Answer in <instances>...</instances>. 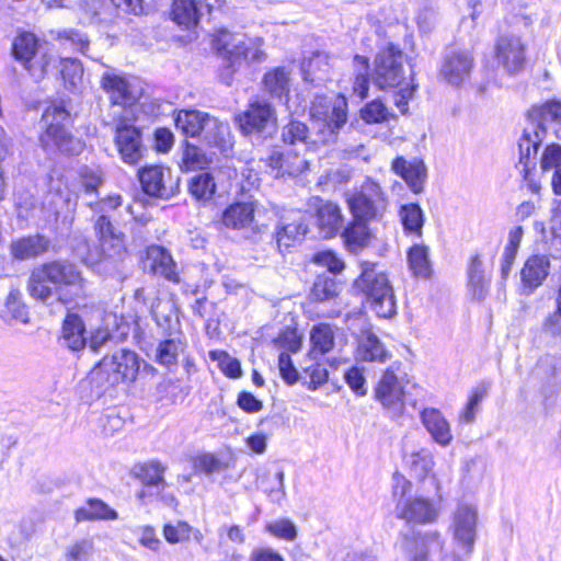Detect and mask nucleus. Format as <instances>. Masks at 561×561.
I'll use <instances>...</instances> for the list:
<instances>
[{
	"instance_id": "f257e3e1",
	"label": "nucleus",
	"mask_w": 561,
	"mask_h": 561,
	"mask_svg": "<svg viewBox=\"0 0 561 561\" xmlns=\"http://www.w3.org/2000/svg\"><path fill=\"white\" fill-rule=\"evenodd\" d=\"M27 290L31 297L47 301L54 295L68 305L87 296V280L78 266L67 260H56L33 268Z\"/></svg>"
},
{
	"instance_id": "f03ea898",
	"label": "nucleus",
	"mask_w": 561,
	"mask_h": 561,
	"mask_svg": "<svg viewBox=\"0 0 561 561\" xmlns=\"http://www.w3.org/2000/svg\"><path fill=\"white\" fill-rule=\"evenodd\" d=\"M392 480L396 515L399 519L419 525L434 524L438 520L443 511L444 496L440 482L436 476L432 477V485L435 489L434 496L409 495L412 483L401 473L396 472Z\"/></svg>"
},
{
	"instance_id": "7ed1b4c3",
	"label": "nucleus",
	"mask_w": 561,
	"mask_h": 561,
	"mask_svg": "<svg viewBox=\"0 0 561 561\" xmlns=\"http://www.w3.org/2000/svg\"><path fill=\"white\" fill-rule=\"evenodd\" d=\"M69 118L70 115L61 103H54L44 111L42 122L45 130L39 136V145L46 152L79 156L84 150V141L66 128Z\"/></svg>"
},
{
	"instance_id": "20e7f679",
	"label": "nucleus",
	"mask_w": 561,
	"mask_h": 561,
	"mask_svg": "<svg viewBox=\"0 0 561 561\" xmlns=\"http://www.w3.org/2000/svg\"><path fill=\"white\" fill-rule=\"evenodd\" d=\"M529 123L524 129L518 147L522 160L537 153L538 147L551 128L558 139H561V101L549 100L534 106L528 113Z\"/></svg>"
},
{
	"instance_id": "39448f33",
	"label": "nucleus",
	"mask_w": 561,
	"mask_h": 561,
	"mask_svg": "<svg viewBox=\"0 0 561 561\" xmlns=\"http://www.w3.org/2000/svg\"><path fill=\"white\" fill-rule=\"evenodd\" d=\"M360 268L355 287L365 295L378 317L391 318L396 314L397 304L388 276L371 262H363Z\"/></svg>"
},
{
	"instance_id": "423d86ee",
	"label": "nucleus",
	"mask_w": 561,
	"mask_h": 561,
	"mask_svg": "<svg viewBox=\"0 0 561 561\" xmlns=\"http://www.w3.org/2000/svg\"><path fill=\"white\" fill-rule=\"evenodd\" d=\"M310 117L321 144L335 142L340 129L347 122V102L343 95L329 98L316 95L310 106Z\"/></svg>"
},
{
	"instance_id": "0eeeda50",
	"label": "nucleus",
	"mask_w": 561,
	"mask_h": 561,
	"mask_svg": "<svg viewBox=\"0 0 561 561\" xmlns=\"http://www.w3.org/2000/svg\"><path fill=\"white\" fill-rule=\"evenodd\" d=\"M122 205V197L113 194L96 202H89L88 206L100 214L94 222V230L99 238L101 251L105 257H121L126 252L125 236L118 231L105 213L114 210Z\"/></svg>"
},
{
	"instance_id": "6e6552de",
	"label": "nucleus",
	"mask_w": 561,
	"mask_h": 561,
	"mask_svg": "<svg viewBox=\"0 0 561 561\" xmlns=\"http://www.w3.org/2000/svg\"><path fill=\"white\" fill-rule=\"evenodd\" d=\"M346 203L354 218L380 220L387 211L389 201L379 183L371 179L355 191L346 193Z\"/></svg>"
},
{
	"instance_id": "1a4fd4ad",
	"label": "nucleus",
	"mask_w": 561,
	"mask_h": 561,
	"mask_svg": "<svg viewBox=\"0 0 561 561\" xmlns=\"http://www.w3.org/2000/svg\"><path fill=\"white\" fill-rule=\"evenodd\" d=\"M403 51L389 43L375 57L374 82L379 89L397 88L404 82L407 72L404 69Z\"/></svg>"
},
{
	"instance_id": "9d476101",
	"label": "nucleus",
	"mask_w": 561,
	"mask_h": 561,
	"mask_svg": "<svg viewBox=\"0 0 561 561\" xmlns=\"http://www.w3.org/2000/svg\"><path fill=\"white\" fill-rule=\"evenodd\" d=\"M236 121L244 135H272L277 126V114L270 102L255 98Z\"/></svg>"
},
{
	"instance_id": "9b49d317",
	"label": "nucleus",
	"mask_w": 561,
	"mask_h": 561,
	"mask_svg": "<svg viewBox=\"0 0 561 561\" xmlns=\"http://www.w3.org/2000/svg\"><path fill=\"white\" fill-rule=\"evenodd\" d=\"M101 85L108 95L115 115L128 116L131 105L141 96V88L136 80H128L125 77L113 72H105L101 78Z\"/></svg>"
},
{
	"instance_id": "f8f14e48",
	"label": "nucleus",
	"mask_w": 561,
	"mask_h": 561,
	"mask_svg": "<svg viewBox=\"0 0 561 561\" xmlns=\"http://www.w3.org/2000/svg\"><path fill=\"white\" fill-rule=\"evenodd\" d=\"M215 46L230 61V66L242 59L249 62H260L265 59L260 38L234 43L233 36L228 31H220L215 39Z\"/></svg>"
},
{
	"instance_id": "ddd939ff",
	"label": "nucleus",
	"mask_w": 561,
	"mask_h": 561,
	"mask_svg": "<svg viewBox=\"0 0 561 561\" xmlns=\"http://www.w3.org/2000/svg\"><path fill=\"white\" fill-rule=\"evenodd\" d=\"M38 49L37 37L30 32L19 34L12 44L13 56L23 64L24 68L37 80L45 77L53 59L48 53H43L37 61H32Z\"/></svg>"
},
{
	"instance_id": "4468645a",
	"label": "nucleus",
	"mask_w": 561,
	"mask_h": 561,
	"mask_svg": "<svg viewBox=\"0 0 561 561\" xmlns=\"http://www.w3.org/2000/svg\"><path fill=\"white\" fill-rule=\"evenodd\" d=\"M478 510L472 504L460 503L453 513L450 529L454 540L467 553L471 552L477 539Z\"/></svg>"
},
{
	"instance_id": "2eb2a0df",
	"label": "nucleus",
	"mask_w": 561,
	"mask_h": 561,
	"mask_svg": "<svg viewBox=\"0 0 561 561\" xmlns=\"http://www.w3.org/2000/svg\"><path fill=\"white\" fill-rule=\"evenodd\" d=\"M495 60L506 73H519L526 65V44L516 35L500 36L495 43Z\"/></svg>"
},
{
	"instance_id": "dca6fc26",
	"label": "nucleus",
	"mask_w": 561,
	"mask_h": 561,
	"mask_svg": "<svg viewBox=\"0 0 561 561\" xmlns=\"http://www.w3.org/2000/svg\"><path fill=\"white\" fill-rule=\"evenodd\" d=\"M115 145L125 163L136 164L142 158L144 146L140 130L130 124V118L122 115L115 125Z\"/></svg>"
},
{
	"instance_id": "f3484780",
	"label": "nucleus",
	"mask_w": 561,
	"mask_h": 561,
	"mask_svg": "<svg viewBox=\"0 0 561 561\" xmlns=\"http://www.w3.org/2000/svg\"><path fill=\"white\" fill-rule=\"evenodd\" d=\"M100 368L106 373H112L113 383L134 381L138 375L140 362L135 352L123 348L111 357L103 358Z\"/></svg>"
},
{
	"instance_id": "a211bd4d",
	"label": "nucleus",
	"mask_w": 561,
	"mask_h": 561,
	"mask_svg": "<svg viewBox=\"0 0 561 561\" xmlns=\"http://www.w3.org/2000/svg\"><path fill=\"white\" fill-rule=\"evenodd\" d=\"M138 176L144 192L150 196L168 199L175 194L170 170L160 165L145 167Z\"/></svg>"
},
{
	"instance_id": "6ab92c4d",
	"label": "nucleus",
	"mask_w": 561,
	"mask_h": 561,
	"mask_svg": "<svg viewBox=\"0 0 561 561\" xmlns=\"http://www.w3.org/2000/svg\"><path fill=\"white\" fill-rule=\"evenodd\" d=\"M420 420L435 444L443 448L451 445L454 440L451 425L438 409L424 408L420 413Z\"/></svg>"
},
{
	"instance_id": "aec40b11",
	"label": "nucleus",
	"mask_w": 561,
	"mask_h": 561,
	"mask_svg": "<svg viewBox=\"0 0 561 561\" xmlns=\"http://www.w3.org/2000/svg\"><path fill=\"white\" fill-rule=\"evenodd\" d=\"M431 545H435L439 549L443 548L444 542L438 531L404 535L400 542V549L409 561H427Z\"/></svg>"
},
{
	"instance_id": "412c9836",
	"label": "nucleus",
	"mask_w": 561,
	"mask_h": 561,
	"mask_svg": "<svg viewBox=\"0 0 561 561\" xmlns=\"http://www.w3.org/2000/svg\"><path fill=\"white\" fill-rule=\"evenodd\" d=\"M266 161L273 170H276L277 178L285 175L297 176L309 168L308 159L293 149L284 152L274 150Z\"/></svg>"
},
{
	"instance_id": "4be33fe9",
	"label": "nucleus",
	"mask_w": 561,
	"mask_h": 561,
	"mask_svg": "<svg viewBox=\"0 0 561 561\" xmlns=\"http://www.w3.org/2000/svg\"><path fill=\"white\" fill-rule=\"evenodd\" d=\"M376 397L387 408L401 409L404 400V378L398 377L392 369H387L378 383Z\"/></svg>"
},
{
	"instance_id": "5701e85b",
	"label": "nucleus",
	"mask_w": 561,
	"mask_h": 561,
	"mask_svg": "<svg viewBox=\"0 0 561 561\" xmlns=\"http://www.w3.org/2000/svg\"><path fill=\"white\" fill-rule=\"evenodd\" d=\"M472 67V55L467 50H458L445 58L440 73L448 83L460 85L469 78Z\"/></svg>"
},
{
	"instance_id": "b1692460",
	"label": "nucleus",
	"mask_w": 561,
	"mask_h": 561,
	"mask_svg": "<svg viewBox=\"0 0 561 561\" xmlns=\"http://www.w3.org/2000/svg\"><path fill=\"white\" fill-rule=\"evenodd\" d=\"M391 170L401 176L413 193L423 191L426 180V167L422 160H407L403 157H397L391 163Z\"/></svg>"
},
{
	"instance_id": "393cba45",
	"label": "nucleus",
	"mask_w": 561,
	"mask_h": 561,
	"mask_svg": "<svg viewBox=\"0 0 561 561\" xmlns=\"http://www.w3.org/2000/svg\"><path fill=\"white\" fill-rule=\"evenodd\" d=\"M255 205L252 202H236L221 214L220 222L228 229H255Z\"/></svg>"
},
{
	"instance_id": "a878e982",
	"label": "nucleus",
	"mask_w": 561,
	"mask_h": 561,
	"mask_svg": "<svg viewBox=\"0 0 561 561\" xmlns=\"http://www.w3.org/2000/svg\"><path fill=\"white\" fill-rule=\"evenodd\" d=\"M550 271V260L546 255H533L527 259L522 271V287L527 295L538 288L547 278Z\"/></svg>"
},
{
	"instance_id": "bb28decb",
	"label": "nucleus",
	"mask_w": 561,
	"mask_h": 561,
	"mask_svg": "<svg viewBox=\"0 0 561 561\" xmlns=\"http://www.w3.org/2000/svg\"><path fill=\"white\" fill-rule=\"evenodd\" d=\"M304 80L316 85L331 79L333 58L325 51H313L301 66Z\"/></svg>"
},
{
	"instance_id": "cd10ccee",
	"label": "nucleus",
	"mask_w": 561,
	"mask_h": 561,
	"mask_svg": "<svg viewBox=\"0 0 561 561\" xmlns=\"http://www.w3.org/2000/svg\"><path fill=\"white\" fill-rule=\"evenodd\" d=\"M201 136L206 144L217 148L221 153L227 154L232 149L233 140L229 124L216 117L210 116L206 119Z\"/></svg>"
},
{
	"instance_id": "c85d7f7f",
	"label": "nucleus",
	"mask_w": 561,
	"mask_h": 561,
	"mask_svg": "<svg viewBox=\"0 0 561 561\" xmlns=\"http://www.w3.org/2000/svg\"><path fill=\"white\" fill-rule=\"evenodd\" d=\"M146 254L147 260L150 261V270L154 275H160L173 283H180L176 263L165 248L153 244L148 247Z\"/></svg>"
},
{
	"instance_id": "c756f323",
	"label": "nucleus",
	"mask_w": 561,
	"mask_h": 561,
	"mask_svg": "<svg viewBox=\"0 0 561 561\" xmlns=\"http://www.w3.org/2000/svg\"><path fill=\"white\" fill-rule=\"evenodd\" d=\"M308 231V226L301 214L293 218L283 217L276 228V243L279 250L288 249L296 241L301 240Z\"/></svg>"
},
{
	"instance_id": "7c9ffc66",
	"label": "nucleus",
	"mask_w": 561,
	"mask_h": 561,
	"mask_svg": "<svg viewBox=\"0 0 561 561\" xmlns=\"http://www.w3.org/2000/svg\"><path fill=\"white\" fill-rule=\"evenodd\" d=\"M356 357L362 362L385 363L389 359L390 353L375 333L365 331L358 339Z\"/></svg>"
},
{
	"instance_id": "2f4dec72",
	"label": "nucleus",
	"mask_w": 561,
	"mask_h": 561,
	"mask_svg": "<svg viewBox=\"0 0 561 561\" xmlns=\"http://www.w3.org/2000/svg\"><path fill=\"white\" fill-rule=\"evenodd\" d=\"M344 217L341 208L332 203H322L317 210V225L323 238L335 236L343 226Z\"/></svg>"
},
{
	"instance_id": "473e14b6",
	"label": "nucleus",
	"mask_w": 561,
	"mask_h": 561,
	"mask_svg": "<svg viewBox=\"0 0 561 561\" xmlns=\"http://www.w3.org/2000/svg\"><path fill=\"white\" fill-rule=\"evenodd\" d=\"M60 341L71 351H79L85 346L88 341L85 327L78 314H67L62 323Z\"/></svg>"
},
{
	"instance_id": "72a5a7b5",
	"label": "nucleus",
	"mask_w": 561,
	"mask_h": 561,
	"mask_svg": "<svg viewBox=\"0 0 561 561\" xmlns=\"http://www.w3.org/2000/svg\"><path fill=\"white\" fill-rule=\"evenodd\" d=\"M368 222L370 220L353 217L352 222L344 229V242L351 252L357 253L370 244L373 232L368 227Z\"/></svg>"
},
{
	"instance_id": "f704fd0d",
	"label": "nucleus",
	"mask_w": 561,
	"mask_h": 561,
	"mask_svg": "<svg viewBox=\"0 0 561 561\" xmlns=\"http://www.w3.org/2000/svg\"><path fill=\"white\" fill-rule=\"evenodd\" d=\"M50 245V241L42 236H28L14 241L11 245L12 254L19 260H28L45 253Z\"/></svg>"
},
{
	"instance_id": "c9c22d12",
	"label": "nucleus",
	"mask_w": 561,
	"mask_h": 561,
	"mask_svg": "<svg viewBox=\"0 0 561 561\" xmlns=\"http://www.w3.org/2000/svg\"><path fill=\"white\" fill-rule=\"evenodd\" d=\"M490 279L485 276L483 263L479 255H474L468 267V287L472 299L482 301L489 293Z\"/></svg>"
},
{
	"instance_id": "e433bc0d",
	"label": "nucleus",
	"mask_w": 561,
	"mask_h": 561,
	"mask_svg": "<svg viewBox=\"0 0 561 561\" xmlns=\"http://www.w3.org/2000/svg\"><path fill=\"white\" fill-rule=\"evenodd\" d=\"M405 463L410 474L414 479L423 481L428 478L432 482V477L434 476L432 472L435 466V460L434 455L430 449L422 448L417 451L411 453L407 456Z\"/></svg>"
},
{
	"instance_id": "4c0bfd02",
	"label": "nucleus",
	"mask_w": 561,
	"mask_h": 561,
	"mask_svg": "<svg viewBox=\"0 0 561 561\" xmlns=\"http://www.w3.org/2000/svg\"><path fill=\"white\" fill-rule=\"evenodd\" d=\"M290 71L284 67H276L267 71L263 77V89L273 98L282 99L290 91Z\"/></svg>"
},
{
	"instance_id": "58836bf2",
	"label": "nucleus",
	"mask_w": 561,
	"mask_h": 561,
	"mask_svg": "<svg viewBox=\"0 0 561 561\" xmlns=\"http://www.w3.org/2000/svg\"><path fill=\"white\" fill-rule=\"evenodd\" d=\"M335 335L334 329L328 323H320L314 325L310 331V356L317 358L324 355L334 347Z\"/></svg>"
},
{
	"instance_id": "ea45409f",
	"label": "nucleus",
	"mask_w": 561,
	"mask_h": 561,
	"mask_svg": "<svg viewBox=\"0 0 561 561\" xmlns=\"http://www.w3.org/2000/svg\"><path fill=\"white\" fill-rule=\"evenodd\" d=\"M210 116L197 110H182L175 117V126L190 137L201 136L206 119Z\"/></svg>"
},
{
	"instance_id": "a19ab883",
	"label": "nucleus",
	"mask_w": 561,
	"mask_h": 561,
	"mask_svg": "<svg viewBox=\"0 0 561 561\" xmlns=\"http://www.w3.org/2000/svg\"><path fill=\"white\" fill-rule=\"evenodd\" d=\"M151 313L163 331H172L179 323L175 304L171 298H158L151 306Z\"/></svg>"
},
{
	"instance_id": "79ce46f5",
	"label": "nucleus",
	"mask_w": 561,
	"mask_h": 561,
	"mask_svg": "<svg viewBox=\"0 0 561 561\" xmlns=\"http://www.w3.org/2000/svg\"><path fill=\"white\" fill-rule=\"evenodd\" d=\"M400 221L405 233L422 236L425 216L419 204H404L399 209Z\"/></svg>"
},
{
	"instance_id": "37998d69",
	"label": "nucleus",
	"mask_w": 561,
	"mask_h": 561,
	"mask_svg": "<svg viewBox=\"0 0 561 561\" xmlns=\"http://www.w3.org/2000/svg\"><path fill=\"white\" fill-rule=\"evenodd\" d=\"M172 20L184 28H191L198 22L199 14L194 0H174L171 10Z\"/></svg>"
},
{
	"instance_id": "c03bdc74",
	"label": "nucleus",
	"mask_w": 561,
	"mask_h": 561,
	"mask_svg": "<svg viewBox=\"0 0 561 561\" xmlns=\"http://www.w3.org/2000/svg\"><path fill=\"white\" fill-rule=\"evenodd\" d=\"M76 517L78 520H115L118 518V514L103 501L90 499L84 507H81L76 512Z\"/></svg>"
},
{
	"instance_id": "a18cd8bd",
	"label": "nucleus",
	"mask_w": 561,
	"mask_h": 561,
	"mask_svg": "<svg viewBox=\"0 0 561 561\" xmlns=\"http://www.w3.org/2000/svg\"><path fill=\"white\" fill-rule=\"evenodd\" d=\"M410 270L416 277L426 278L431 275L430 249L423 243H416L408 251Z\"/></svg>"
},
{
	"instance_id": "49530a36",
	"label": "nucleus",
	"mask_w": 561,
	"mask_h": 561,
	"mask_svg": "<svg viewBox=\"0 0 561 561\" xmlns=\"http://www.w3.org/2000/svg\"><path fill=\"white\" fill-rule=\"evenodd\" d=\"M5 313L11 320L21 323L28 322V311L22 300V293L19 287H11L4 302Z\"/></svg>"
},
{
	"instance_id": "de8ad7c7",
	"label": "nucleus",
	"mask_w": 561,
	"mask_h": 561,
	"mask_svg": "<svg viewBox=\"0 0 561 561\" xmlns=\"http://www.w3.org/2000/svg\"><path fill=\"white\" fill-rule=\"evenodd\" d=\"M211 161V158L201 148L186 142L182 154L181 168L185 171L203 170L206 169Z\"/></svg>"
},
{
	"instance_id": "09e8293b",
	"label": "nucleus",
	"mask_w": 561,
	"mask_h": 561,
	"mask_svg": "<svg viewBox=\"0 0 561 561\" xmlns=\"http://www.w3.org/2000/svg\"><path fill=\"white\" fill-rule=\"evenodd\" d=\"M188 190L194 198L206 202L214 196L216 184L209 173H199L191 179Z\"/></svg>"
},
{
	"instance_id": "8fccbe9b",
	"label": "nucleus",
	"mask_w": 561,
	"mask_h": 561,
	"mask_svg": "<svg viewBox=\"0 0 561 561\" xmlns=\"http://www.w3.org/2000/svg\"><path fill=\"white\" fill-rule=\"evenodd\" d=\"M339 291L340 286L333 277L319 275L313 283L310 296L316 301H325L336 297Z\"/></svg>"
},
{
	"instance_id": "3c124183",
	"label": "nucleus",
	"mask_w": 561,
	"mask_h": 561,
	"mask_svg": "<svg viewBox=\"0 0 561 561\" xmlns=\"http://www.w3.org/2000/svg\"><path fill=\"white\" fill-rule=\"evenodd\" d=\"M165 467L159 461H150L136 467V476L145 485H162L164 488L165 481L163 474Z\"/></svg>"
},
{
	"instance_id": "603ef678",
	"label": "nucleus",
	"mask_w": 561,
	"mask_h": 561,
	"mask_svg": "<svg viewBox=\"0 0 561 561\" xmlns=\"http://www.w3.org/2000/svg\"><path fill=\"white\" fill-rule=\"evenodd\" d=\"M183 350L184 344L180 339L162 341L157 347L156 360L163 366L175 365L178 356Z\"/></svg>"
},
{
	"instance_id": "864d4df0",
	"label": "nucleus",
	"mask_w": 561,
	"mask_h": 561,
	"mask_svg": "<svg viewBox=\"0 0 561 561\" xmlns=\"http://www.w3.org/2000/svg\"><path fill=\"white\" fill-rule=\"evenodd\" d=\"M360 116L367 124H381L393 117V114L380 100H374L360 110Z\"/></svg>"
},
{
	"instance_id": "5fc2aeb1",
	"label": "nucleus",
	"mask_w": 561,
	"mask_h": 561,
	"mask_svg": "<svg viewBox=\"0 0 561 561\" xmlns=\"http://www.w3.org/2000/svg\"><path fill=\"white\" fill-rule=\"evenodd\" d=\"M60 64V72L66 87L72 91L77 90L82 81L83 76L81 64L78 60L71 58L62 59Z\"/></svg>"
},
{
	"instance_id": "6e6d98bb",
	"label": "nucleus",
	"mask_w": 561,
	"mask_h": 561,
	"mask_svg": "<svg viewBox=\"0 0 561 561\" xmlns=\"http://www.w3.org/2000/svg\"><path fill=\"white\" fill-rule=\"evenodd\" d=\"M209 357L218 363L220 370L230 378H239L242 375L240 362L224 351H211Z\"/></svg>"
},
{
	"instance_id": "4d7b16f0",
	"label": "nucleus",
	"mask_w": 561,
	"mask_h": 561,
	"mask_svg": "<svg viewBox=\"0 0 561 561\" xmlns=\"http://www.w3.org/2000/svg\"><path fill=\"white\" fill-rule=\"evenodd\" d=\"M309 129L306 124L291 121L283 127L282 139L289 145L304 144L307 145Z\"/></svg>"
},
{
	"instance_id": "13d9d810",
	"label": "nucleus",
	"mask_w": 561,
	"mask_h": 561,
	"mask_svg": "<svg viewBox=\"0 0 561 561\" xmlns=\"http://www.w3.org/2000/svg\"><path fill=\"white\" fill-rule=\"evenodd\" d=\"M488 393V387L482 385L472 390L471 396L465 407V409L459 414V421L463 423H471L479 409L480 402Z\"/></svg>"
},
{
	"instance_id": "bf43d9fd",
	"label": "nucleus",
	"mask_w": 561,
	"mask_h": 561,
	"mask_svg": "<svg viewBox=\"0 0 561 561\" xmlns=\"http://www.w3.org/2000/svg\"><path fill=\"white\" fill-rule=\"evenodd\" d=\"M193 528L186 523L179 520L175 525L165 524L163 526V536L169 543H179L190 540Z\"/></svg>"
},
{
	"instance_id": "052dcab7",
	"label": "nucleus",
	"mask_w": 561,
	"mask_h": 561,
	"mask_svg": "<svg viewBox=\"0 0 561 561\" xmlns=\"http://www.w3.org/2000/svg\"><path fill=\"white\" fill-rule=\"evenodd\" d=\"M266 530L273 536L293 541L297 537V528L289 519H278L266 525Z\"/></svg>"
},
{
	"instance_id": "680f3d73",
	"label": "nucleus",
	"mask_w": 561,
	"mask_h": 561,
	"mask_svg": "<svg viewBox=\"0 0 561 561\" xmlns=\"http://www.w3.org/2000/svg\"><path fill=\"white\" fill-rule=\"evenodd\" d=\"M81 184L87 193L98 190L103 183L102 172L99 168L82 167L79 171Z\"/></svg>"
},
{
	"instance_id": "e2e57ef3",
	"label": "nucleus",
	"mask_w": 561,
	"mask_h": 561,
	"mask_svg": "<svg viewBox=\"0 0 561 561\" xmlns=\"http://www.w3.org/2000/svg\"><path fill=\"white\" fill-rule=\"evenodd\" d=\"M313 262L327 267L331 273H341L345 265L344 262L332 251H321L314 254Z\"/></svg>"
},
{
	"instance_id": "0e129e2a",
	"label": "nucleus",
	"mask_w": 561,
	"mask_h": 561,
	"mask_svg": "<svg viewBox=\"0 0 561 561\" xmlns=\"http://www.w3.org/2000/svg\"><path fill=\"white\" fill-rule=\"evenodd\" d=\"M138 541L144 548L153 552H159L162 546V541L157 536L154 528L148 525L139 527Z\"/></svg>"
},
{
	"instance_id": "69168bd1",
	"label": "nucleus",
	"mask_w": 561,
	"mask_h": 561,
	"mask_svg": "<svg viewBox=\"0 0 561 561\" xmlns=\"http://www.w3.org/2000/svg\"><path fill=\"white\" fill-rule=\"evenodd\" d=\"M540 164L545 171L561 169V146L558 144L547 146L543 150Z\"/></svg>"
},
{
	"instance_id": "338daca9",
	"label": "nucleus",
	"mask_w": 561,
	"mask_h": 561,
	"mask_svg": "<svg viewBox=\"0 0 561 561\" xmlns=\"http://www.w3.org/2000/svg\"><path fill=\"white\" fill-rule=\"evenodd\" d=\"M305 374L309 377V380L305 381V383L307 385V388L312 391L323 386L328 381L329 377L327 368L319 364L307 368Z\"/></svg>"
},
{
	"instance_id": "774afa93",
	"label": "nucleus",
	"mask_w": 561,
	"mask_h": 561,
	"mask_svg": "<svg viewBox=\"0 0 561 561\" xmlns=\"http://www.w3.org/2000/svg\"><path fill=\"white\" fill-rule=\"evenodd\" d=\"M348 387L357 394L365 396L367 392L366 380L363 371L358 367L350 368L344 375Z\"/></svg>"
}]
</instances>
